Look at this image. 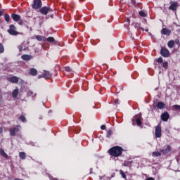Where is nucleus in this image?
Returning <instances> with one entry per match:
<instances>
[{"mask_svg": "<svg viewBox=\"0 0 180 180\" xmlns=\"http://www.w3.org/2000/svg\"><path fill=\"white\" fill-rule=\"evenodd\" d=\"M124 150L122 146H113L110 148L108 151V154L112 157H120L123 153Z\"/></svg>", "mask_w": 180, "mask_h": 180, "instance_id": "1", "label": "nucleus"}, {"mask_svg": "<svg viewBox=\"0 0 180 180\" xmlns=\"http://www.w3.org/2000/svg\"><path fill=\"white\" fill-rule=\"evenodd\" d=\"M38 12H39V13H41V15H49V13H51L53 12V8H51V7H50V6H45L43 7H41V8L38 11Z\"/></svg>", "mask_w": 180, "mask_h": 180, "instance_id": "2", "label": "nucleus"}, {"mask_svg": "<svg viewBox=\"0 0 180 180\" xmlns=\"http://www.w3.org/2000/svg\"><path fill=\"white\" fill-rule=\"evenodd\" d=\"M20 129H22L20 125H16L13 128L10 129V136H11V137H15V136H16V133H19V131H20Z\"/></svg>", "mask_w": 180, "mask_h": 180, "instance_id": "3", "label": "nucleus"}, {"mask_svg": "<svg viewBox=\"0 0 180 180\" xmlns=\"http://www.w3.org/2000/svg\"><path fill=\"white\" fill-rule=\"evenodd\" d=\"M7 32L11 34V36H18V34H19V32L16 30V27L13 24H11L9 26V29Z\"/></svg>", "mask_w": 180, "mask_h": 180, "instance_id": "4", "label": "nucleus"}, {"mask_svg": "<svg viewBox=\"0 0 180 180\" xmlns=\"http://www.w3.org/2000/svg\"><path fill=\"white\" fill-rule=\"evenodd\" d=\"M42 5L41 0H34L32 8L35 10L40 9Z\"/></svg>", "mask_w": 180, "mask_h": 180, "instance_id": "5", "label": "nucleus"}, {"mask_svg": "<svg viewBox=\"0 0 180 180\" xmlns=\"http://www.w3.org/2000/svg\"><path fill=\"white\" fill-rule=\"evenodd\" d=\"M169 4V11H173V12H175L178 9V6H179V4L176 1H170Z\"/></svg>", "mask_w": 180, "mask_h": 180, "instance_id": "6", "label": "nucleus"}, {"mask_svg": "<svg viewBox=\"0 0 180 180\" xmlns=\"http://www.w3.org/2000/svg\"><path fill=\"white\" fill-rule=\"evenodd\" d=\"M160 55L162 57L167 58L169 57V51L167 49V48L162 47L160 50Z\"/></svg>", "mask_w": 180, "mask_h": 180, "instance_id": "7", "label": "nucleus"}, {"mask_svg": "<svg viewBox=\"0 0 180 180\" xmlns=\"http://www.w3.org/2000/svg\"><path fill=\"white\" fill-rule=\"evenodd\" d=\"M51 77H53V75H51L50 72L45 70L44 71L42 75L38 76V78H44L45 79H50Z\"/></svg>", "mask_w": 180, "mask_h": 180, "instance_id": "8", "label": "nucleus"}, {"mask_svg": "<svg viewBox=\"0 0 180 180\" xmlns=\"http://www.w3.org/2000/svg\"><path fill=\"white\" fill-rule=\"evenodd\" d=\"M160 117L162 122H168V119H169V113H168V112H164L161 114Z\"/></svg>", "mask_w": 180, "mask_h": 180, "instance_id": "9", "label": "nucleus"}, {"mask_svg": "<svg viewBox=\"0 0 180 180\" xmlns=\"http://www.w3.org/2000/svg\"><path fill=\"white\" fill-rule=\"evenodd\" d=\"M161 131H162L161 127L160 125H158L155 127V134L157 139H160V137H161L162 136Z\"/></svg>", "mask_w": 180, "mask_h": 180, "instance_id": "10", "label": "nucleus"}, {"mask_svg": "<svg viewBox=\"0 0 180 180\" xmlns=\"http://www.w3.org/2000/svg\"><path fill=\"white\" fill-rule=\"evenodd\" d=\"M21 58L24 61H30L33 58V56L32 55L24 54L21 56Z\"/></svg>", "mask_w": 180, "mask_h": 180, "instance_id": "11", "label": "nucleus"}, {"mask_svg": "<svg viewBox=\"0 0 180 180\" xmlns=\"http://www.w3.org/2000/svg\"><path fill=\"white\" fill-rule=\"evenodd\" d=\"M37 70L34 68H30V70H29V75H32V77H36V75H37Z\"/></svg>", "mask_w": 180, "mask_h": 180, "instance_id": "12", "label": "nucleus"}, {"mask_svg": "<svg viewBox=\"0 0 180 180\" xmlns=\"http://www.w3.org/2000/svg\"><path fill=\"white\" fill-rule=\"evenodd\" d=\"M8 81L11 82V84H18L19 82V78L16 76H13L8 78Z\"/></svg>", "mask_w": 180, "mask_h": 180, "instance_id": "13", "label": "nucleus"}, {"mask_svg": "<svg viewBox=\"0 0 180 180\" xmlns=\"http://www.w3.org/2000/svg\"><path fill=\"white\" fill-rule=\"evenodd\" d=\"M11 18L14 22H19L20 20V15L16 14V13H12Z\"/></svg>", "mask_w": 180, "mask_h": 180, "instance_id": "14", "label": "nucleus"}, {"mask_svg": "<svg viewBox=\"0 0 180 180\" xmlns=\"http://www.w3.org/2000/svg\"><path fill=\"white\" fill-rule=\"evenodd\" d=\"M170 151H171V146H170L169 145H167V148H165V149H162V150H160V153H162V154H163L164 155H165V154H168V153H170Z\"/></svg>", "mask_w": 180, "mask_h": 180, "instance_id": "15", "label": "nucleus"}, {"mask_svg": "<svg viewBox=\"0 0 180 180\" xmlns=\"http://www.w3.org/2000/svg\"><path fill=\"white\" fill-rule=\"evenodd\" d=\"M161 32L162 34H164L165 36H169V34H171V30L167 28H162Z\"/></svg>", "mask_w": 180, "mask_h": 180, "instance_id": "16", "label": "nucleus"}, {"mask_svg": "<svg viewBox=\"0 0 180 180\" xmlns=\"http://www.w3.org/2000/svg\"><path fill=\"white\" fill-rule=\"evenodd\" d=\"M46 41H48V43H53V44H57L56 39L53 37H49L48 38H46Z\"/></svg>", "mask_w": 180, "mask_h": 180, "instance_id": "17", "label": "nucleus"}, {"mask_svg": "<svg viewBox=\"0 0 180 180\" xmlns=\"http://www.w3.org/2000/svg\"><path fill=\"white\" fill-rule=\"evenodd\" d=\"M35 39H37L38 41H46V37L41 35H36Z\"/></svg>", "mask_w": 180, "mask_h": 180, "instance_id": "18", "label": "nucleus"}, {"mask_svg": "<svg viewBox=\"0 0 180 180\" xmlns=\"http://www.w3.org/2000/svg\"><path fill=\"white\" fill-rule=\"evenodd\" d=\"M167 46L169 49H174V47L175 46V41L174 40L169 41L167 43Z\"/></svg>", "mask_w": 180, "mask_h": 180, "instance_id": "19", "label": "nucleus"}, {"mask_svg": "<svg viewBox=\"0 0 180 180\" xmlns=\"http://www.w3.org/2000/svg\"><path fill=\"white\" fill-rule=\"evenodd\" d=\"M157 108L158 109H164V108H165V103L162 102H158L157 103Z\"/></svg>", "mask_w": 180, "mask_h": 180, "instance_id": "20", "label": "nucleus"}, {"mask_svg": "<svg viewBox=\"0 0 180 180\" xmlns=\"http://www.w3.org/2000/svg\"><path fill=\"white\" fill-rule=\"evenodd\" d=\"M18 95H19V89H15L12 92V96H13V98H17Z\"/></svg>", "mask_w": 180, "mask_h": 180, "instance_id": "21", "label": "nucleus"}, {"mask_svg": "<svg viewBox=\"0 0 180 180\" xmlns=\"http://www.w3.org/2000/svg\"><path fill=\"white\" fill-rule=\"evenodd\" d=\"M112 105L114 106H116V108H117L119 105H120V100H119L118 98L115 99L112 103Z\"/></svg>", "mask_w": 180, "mask_h": 180, "instance_id": "22", "label": "nucleus"}, {"mask_svg": "<svg viewBox=\"0 0 180 180\" xmlns=\"http://www.w3.org/2000/svg\"><path fill=\"white\" fill-rule=\"evenodd\" d=\"M19 157L20 160H26V153L25 152H20Z\"/></svg>", "mask_w": 180, "mask_h": 180, "instance_id": "23", "label": "nucleus"}, {"mask_svg": "<svg viewBox=\"0 0 180 180\" xmlns=\"http://www.w3.org/2000/svg\"><path fill=\"white\" fill-rule=\"evenodd\" d=\"M133 26L134 27L135 29L138 30V29H141V30H144L143 27H140V24L139 22H134Z\"/></svg>", "mask_w": 180, "mask_h": 180, "instance_id": "24", "label": "nucleus"}, {"mask_svg": "<svg viewBox=\"0 0 180 180\" xmlns=\"http://www.w3.org/2000/svg\"><path fill=\"white\" fill-rule=\"evenodd\" d=\"M0 154L4 158H8V154H6V153H5V150H4V149H0Z\"/></svg>", "mask_w": 180, "mask_h": 180, "instance_id": "25", "label": "nucleus"}, {"mask_svg": "<svg viewBox=\"0 0 180 180\" xmlns=\"http://www.w3.org/2000/svg\"><path fill=\"white\" fill-rule=\"evenodd\" d=\"M135 121H136L137 126H139V127H140V126H141V124H143V122H141V118H140V117H137L135 120Z\"/></svg>", "mask_w": 180, "mask_h": 180, "instance_id": "26", "label": "nucleus"}, {"mask_svg": "<svg viewBox=\"0 0 180 180\" xmlns=\"http://www.w3.org/2000/svg\"><path fill=\"white\" fill-rule=\"evenodd\" d=\"M139 15L142 18H146L147 16V11H139Z\"/></svg>", "mask_w": 180, "mask_h": 180, "instance_id": "27", "label": "nucleus"}, {"mask_svg": "<svg viewBox=\"0 0 180 180\" xmlns=\"http://www.w3.org/2000/svg\"><path fill=\"white\" fill-rule=\"evenodd\" d=\"M153 157H161V152L157 151V152H153L152 153Z\"/></svg>", "mask_w": 180, "mask_h": 180, "instance_id": "28", "label": "nucleus"}, {"mask_svg": "<svg viewBox=\"0 0 180 180\" xmlns=\"http://www.w3.org/2000/svg\"><path fill=\"white\" fill-rule=\"evenodd\" d=\"M4 19L6 20V22H10L11 20V16L9 15V14H4Z\"/></svg>", "mask_w": 180, "mask_h": 180, "instance_id": "29", "label": "nucleus"}, {"mask_svg": "<svg viewBox=\"0 0 180 180\" xmlns=\"http://www.w3.org/2000/svg\"><path fill=\"white\" fill-rule=\"evenodd\" d=\"M112 134V129H109L108 131H107V134H106L107 139H110Z\"/></svg>", "mask_w": 180, "mask_h": 180, "instance_id": "30", "label": "nucleus"}, {"mask_svg": "<svg viewBox=\"0 0 180 180\" xmlns=\"http://www.w3.org/2000/svg\"><path fill=\"white\" fill-rule=\"evenodd\" d=\"M162 68L165 70H168V63L167 61L163 62L162 63Z\"/></svg>", "mask_w": 180, "mask_h": 180, "instance_id": "31", "label": "nucleus"}, {"mask_svg": "<svg viewBox=\"0 0 180 180\" xmlns=\"http://www.w3.org/2000/svg\"><path fill=\"white\" fill-rule=\"evenodd\" d=\"M65 71H66V72H72V69H71V68L68 67V66H65L64 68Z\"/></svg>", "mask_w": 180, "mask_h": 180, "instance_id": "32", "label": "nucleus"}, {"mask_svg": "<svg viewBox=\"0 0 180 180\" xmlns=\"http://www.w3.org/2000/svg\"><path fill=\"white\" fill-rule=\"evenodd\" d=\"M19 120L21 122H23V123H25V122H26V117L24 116V115H20V117H19Z\"/></svg>", "mask_w": 180, "mask_h": 180, "instance_id": "33", "label": "nucleus"}, {"mask_svg": "<svg viewBox=\"0 0 180 180\" xmlns=\"http://www.w3.org/2000/svg\"><path fill=\"white\" fill-rule=\"evenodd\" d=\"M124 167H131V162H130V161L124 162Z\"/></svg>", "mask_w": 180, "mask_h": 180, "instance_id": "34", "label": "nucleus"}, {"mask_svg": "<svg viewBox=\"0 0 180 180\" xmlns=\"http://www.w3.org/2000/svg\"><path fill=\"white\" fill-rule=\"evenodd\" d=\"M120 175H122V178H124V179H127L126 174H124V172H123V170H120Z\"/></svg>", "mask_w": 180, "mask_h": 180, "instance_id": "35", "label": "nucleus"}, {"mask_svg": "<svg viewBox=\"0 0 180 180\" xmlns=\"http://www.w3.org/2000/svg\"><path fill=\"white\" fill-rule=\"evenodd\" d=\"M5 51V49L4 48V45L0 43V53H4Z\"/></svg>", "mask_w": 180, "mask_h": 180, "instance_id": "36", "label": "nucleus"}, {"mask_svg": "<svg viewBox=\"0 0 180 180\" xmlns=\"http://www.w3.org/2000/svg\"><path fill=\"white\" fill-rule=\"evenodd\" d=\"M173 108H174L175 110H180V105H174Z\"/></svg>", "mask_w": 180, "mask_h": 180, "instance_id": "37", "label": "nucleus"}, {"mask_svg": "<svg viewBox=\"0 0 180 180\" xmlns=\"http://www.w3.org/2000/svg\"><path fill=\"white\" fill-rule=\"evenodd\" d=\"M164 60L162 59V57H159L157 60V63H163Z\"/></svg>", "mask_w": 180, "mask_h": 180, "instance_id": "38", "label": "nucleus"}, {"mask_svg": "<svg viewBox=\"0 0 180 180\" xmlns=\"http://www.w3.org/2000/svg\"><path fill=\"white\" fill-rule=\"evenodd\" d=\"M18 50L20 53H22V51H23V46H18Z\"/></svg>", "mask_w": 180, "mask_h": 180, "instance_id": "39", "label": "nucleus"}, {"mask_svg": "<svg viewBox=\"0 0 180 180\" xmlns=\"http://www.w3.org/2000/svg\"><path fill=\"white\" fill-rule=\"evenodd\" d=\"M101 130H106V125H105V124L101 125Z\"/></svg>", "mask_w": 180, "mask_h": 180, "instance_id": "40", "label": "nucleus"}, {"mask_svg": "<svg viewBox=\"0 0 180 180\" xmlns=\"http://www.w3.org/2000/svg\"><path fill=\"white\" fill-rule=\"evenodd\" d=\"M27 95H28V96H32V95H33V91H29L27 92Z\"/></svg>", "mask_w": 180, "mask_h": 180, "instance_id": "41", "label": "nucleus"}, {"mask_svg": "<svg viewBox=\"0 0 180 180\" xmlns=\"http://www.w3.org/2000/svg\"><path fill=\"white\" fill-rule=\"evenodd\" d=\"M131 4L132 5H134V6H135L136 4H137V3H136V1H134V0H131Z\"/></svg>", "mask_w": 180, "mask_h": 180, "instance_id": "42", "label": "nucleus"}, {"mask_svg": "<svg viewBox=\"0 0 180 180\" xmlns=\"http://www.w3.org/2000/svg\"><path fill=\"white\" fill-rule=\"evenodd\" d=\"M140 5H141L140 3H136V5L134 6L135 8H140Z\"/></svg>", "mask_w": 180, "mask_h": 180, "instance_id": "43", "label": "nucleus"}, {"mask_svg": "<svg viewBox=\"0 0 180 180\" xmlns=\"http://www.w3.org/2000/svg\"><path fill=\"white\" fill-rule=\"evenodd\" d=\"M2 101V91L0 90V102Z\"/></svg>", "mask_w": 180, "mask_h": 180, "instance_id": "44", "label": "nucleus"}, {"mask_svg": "<svg viewBox=\"0 0 180 180\" xmlns=\"http://www.w3.org/2000/svg\"><path fill=\"white\" fill-rule=\"evenodd\" d=\"M4 133V129L0 127V134H2Z\"/></svg>", "mask_w": 180, "mask_h": 180, "instance_id": "45", "label": "nucleus"}, {"mask_svg": "<svg viewBox=\"0 0 180 180\" xmlns=\"http://www.w3.org/2000/svg\"><path fill=\"white\" fill-rule=\"evenodd\" d=\"M175 43H176V44H179V39H175Z\"/></svg>", "mask_w": 180, "mask_h": 180, "instance_id": "46", "label": "nucleus"}, {"mask_svg": "<svg viewBox=\"0 0 180 180\" xmlns=\"http://www.w3.org/2000/svg\"><path fill=\"white\" fill-rule=\"evenodd\" d=\"M18 24L22 26V25H23V21L22 20H20Z\"/></svg>", "mask_w": 180, "mask_h": 180, "instance_id": "47", "label": "nucleus"}, {"mask_svg": "<svg viewBox=\"0 0 180 180\" xmlns=\"http://www.w3.org/2000/svg\"><path fill=\"white\" fill-rule=\"evenodd\" d=\"M146 180H155V179L153 177H149V178L146 179Z\"/></svg>", "mask_w": 180, "mask_h": 180, "instance_id": "48", "label": "nucleus"}, {"mask_svg": "<svg viewBox=\"0 0 180 180\" xmlns=\"http://www.w3.org/2000/svg\"><path fill=\"white\" fill-rule=\"evenodd\" d=\"M4 15V11H0V16H2Z\"/></svg>", "mask_w": 180, "mask_h": 180, "instance_id": "49", "label": "nucleus"}, {"mask_svg": "<svg viewBox=\"0 0 180 180\" xmlns=\"http://www.w3.org/2000/svg\"><path fill=\"white\" fill-rule=\"evenodd\" d=\"M132 124H133V126H134V120H132Z\"/></svg>", "mask_w": 180, "mask_h": 180, "instance_id": "50", "label": "nucleus"}, {"mask_svg": "<svg viewBox=\"0 0 180 180\" xmlns=\"http://www.w3.org/2000/svg\"><path fill=\"white\" fill-rule=\"evenodd\" d=\"M127 22H130V18L127 19Z\"/></svg>", "mask_w": 180, "mask_h": 180, "instance_id": "51", "label": "nucleus"}, {"mask_svg": "<svg viewBox=\"0 0 180 180\" xmlns=\"http://www.w3.org/2000/svg\"><path fill=\"white\" fill-rule=\"evenodd\" d=\"M80 1H82V2H84L85 1V0H79Z\"/></svg>", "mask_w": 180, "mask_h": 180, "instance_id": "52", "label": "nucleus"}]
</instances>
